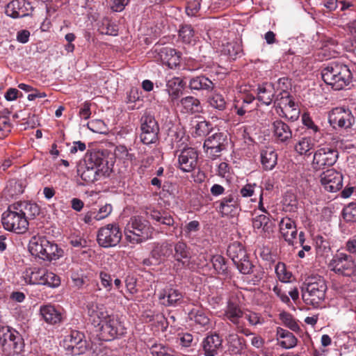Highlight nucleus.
Listing matches in <instances>:
<instances>
[{
	"mask_svg": "<svg viewBox=\"0 0 356 356\" xmlns=\"http://www.w3.org/2000/svg\"><path fill=\"white\" fill-rule=\"evenodd\" d=\"M153 257H157V259L169 257L172 255V247L170 244L163 243L160 246L156 247L152 252Z\"/></svg>",
	"mask_w": 356,
	"mask_h": 356,
	"instance_id": "nucleus-51",
	"label": "nucleus"
},
{
	"mask_svg": "<svg viewBox=\"0 0 356 356\" xmlns=\"http://www.w3.org/2000/svg\"><path fill=\"white\" fill-rule=\"evenodd\" d=\"M324 82L335 90H340L349 85L351 72L347 65L338 62L327 64L321 71Z\"/></svg>",
	"mask_w": 356,
	"mask_h": 356,
	"instance_id": "nucleus-1",
	"label": "nucleus"
},
{
	"mask_svg": "<svg viewBox=\"0 0 356 356\" xmlns=\"http://www.w3.org/2000/svg\"><path fill=\"white\" fill-rule=\"evenodd\" d=\"M189 88L195 90H212L213 83L204 76H198L192 78L189 81Z\"/></svg>",
	"mask_w": 356,
	"mask_h": 356,
	"instance_id": "nucleus-38",
	"label": "nucleus"
},
{
	"mask_svg": "<svg viewBox=\"0 0 356 356\" xmlns=\"http://www.w3.org/2000/svg\"><path fill=\"white\" fill-rule=\"evenodd\" d=\"M40 312L44 321L48 324L56 325L62 322L63 314L60 310L53 305L40 307Z\"/></svg>",
	"mask_w": 356,
	"mask_h": 356,
	"instance_id": "nucleus-25",
	"label": "nucleus"
},
{
	"mask_svg": "<svg viewBox=\"0 0 356 356\" xmlns=\"http://www.w3.org/2000/svg\"><path fill=\"white\" fill-rule=\"evenodd\" d=\"M315 143L309 136L300 138L294 144V151L300 156H309L314 148Z\"/></svg>",
	"mask_w": 356,
	"mask_h": 356,
	"instance_id": "nucleus-31",
	"label": "nucleus"
},
{
	"mask_svg": "<svg viewBox=\"0 0 356 356\" xmlns=\"http://www.w3.org/2000/svg\"><path fill=\"white\" fill-rule=\"evenodd\" d=\"M188 318L204 330L210 327V319L207 312L200 308H194L188 313Z\"/></svg>",
	"mask_w": 356,
	"mask_h": 356,
	"instance_id": "nucleus-32",
	"label": "nucleus"
},
{
	"mask_svg": "<svg viewBox=\"0 0 356 356\" xmlns=\"http://www.w3.org/2000/svg\"><path fill=\"white\" fill-rule=\"evenodd\" d=\"M280 232L284 240L289 244L293 245L296 238L298 230L295 221L288 217L282 218L279 223Z\"/></svg>",
	"mask_w": 356,
	"mask_h": 356,
	"instance_id": "nucleus-22",
	"label": "nucleus"
},
{
	"mask_svg": "<svg viewBox=\"0 0 356 356\" xmlns=\"http://www.w3.org/2000/svg\"><path fill=\"white\" fill-rule=\"evenodd\" d=\"M6 188L11 195H17L24 192L22 185L15 180L10 181Z\"/></svg>",
	"mask_w": 356,
	"mask_h": 356,
	"instance_id": "nucleus-63",
	"label": "nucleus"
},
{
	"mask_svg": "<svg viewBox=\"0 0 356 356\" xmlns=\"http://www.w3.org/2000/svg\"><path fill=\"white\" fill-rule=\"evenodd\" d=\"M122 238V232L118 224H108L100 228L97 234V242L104 248L117 245Z\"/></svg>",
	"mask_w": 356,
	"mask_h": 356,
	"instance_id": "nucleus-11",
	"label": "nucleus"
},
{
	"mask_svg": "<svg viewBox=\"0 0 356 356\" xmlns=\"http://www.w3.org/2000/svg\"><path fill=\"white\" fill-rule=\"evenodd\" d=\"M24 278L30 284H42L50 287H57L60 280L58 275L45 268H33L24 273Z\"/></svg>",
	"mask_w": 356,
	"mask_h": 356,
	"instance_id": "nucleus-7",
	"label": "nucleus"
},
{
	"mask_svg": "<svg viewBox=\"0 0 356 356\" xmlns=\"http://www.w3.org/2000/svg\"><path fill=\"white\" fill-rule=\"evenodd\" d=\"M47 245V239L44 236H34L29 243V250L31 254L42 259L44 248Z\"/></svg>",
	"mask_w": 356,
	"mask_h": 356,
	"instance_id": "nucleus-35",
	"label": "nucleus"
},
{
	"mask_svg": "<svg viewBox=\"0 0 356 356\" xmlns=\"http://www.w3.org/2000/svg\"><path fill=\"white\" fill-rule=\"evenodd\" d=\"M184 296L177 289L166 286L159 293L160 302L166 307H175L183 300Z\"/></svg>",
	"mask_w": 356,
	"mask_h": 356,
	"instance_id": "nucleus-20",
	"label": "nucleus"
},
{
	"mask_svg": "<svg viewBox=\"0 0 356 356\" xmlns=\"http://www.w3.org/2000/svg\"><path fill=\"white\" fill-rule=\"evenodd\" d=\"M260 189H262L260 186L256 184H247L241 189V194L244 197H249L253 195L256 191L260 192Z\"/></svg>",
	"mask_w": 356,
	"mask_h": 356,
	"instance_id": "nucleus-61",
	"label": "nucleus"
},
{
	"mask_svg": "<svg viewBox=\"0 0 356 356\" xmlns=\"http://www.w3.org/2000/svg\"><path fill=\"white\" fill-rule=\"evenodd\" d=\"M302 289V298L304 302L314 308L321 307L325 298L327 284L321 277L308 279Z\"/></svg>",
	"mask_w": 356,
	"mask_h": 356,
	"instance_id": "nucleus-4",
	"label": "nucleus"
},
{
	"mask_svg": "<svg viewBox=\"0 0 356 356\" xmlns=\"http://www.w3.org/2000/svg\"><path fill=\"white\" fill-rule=\"evenodd\" d=\"M99 280L102 286L106 291L110 292L113 287V279L111 275L106 272L101 271L99 273Z\"/></svg>",
	"mask_w": 356,
	"mask_h": 356,
	"instance_id": "nucleus-59",
	"label": "nucleus"
},
{
	"mask_svg": "<svg viewBox=\"0 0 356 356\" xmlns=\"http://www.w3.org/2000/svg\"><path fill=\"white\" fill-rule=\"evenodd\" d=\"M222 52L234 60L242 54V47L238 42H227L223 44Z\"/></svg>",
	"mask_w": 356,
	"mask_h": 356,
	"instance_id": "nucleus-46",
	"label": "nucleus"
},
{
	"mask_svg": "<svg viewBox=\"0 0 356 356\" xmlns=\"http://www.w3.org/2000/svg\"><path fill=\"white\" fill-rule=\"evenodd\" d=\"M275 90L271 83H265L257 88V99L265 105H270L274 99Z\"/></svg>",
	"mask_w": 356,
	"mask_h": 356,
	"instance_id": "nucleus-30",
	"label": "nucleus"
},
{
	"mask_svg": "<svg viewBox=\"0 0 356 356\" xmlns=\"http://www.w3.org/2000/svg\"><path fill=\"white\" fill-rule=\"evenodd\" d=\"M328 121L334 129L337 127L348 129L353 124L354 117L350 110L337 107L330 112Z\"/></svg>",
	"mask_w": 356,
	"mask_h": 356,
	"instance_id": "nucleus-13",
	"label": "nucleus"
},
{
	"mask_svg": "<svg viewBox=\"0 0 356 356\" xmlns=\"http://www.w3.org/2000/svg\"><path fill=\"white\" fill-rule=\"evenodd\" d=\"M83 334L78 331H72L64 340V346L65 349L72 355H79L82 353L81 348L85 342L83 340Z\"/></svg>",
	"mask_w": 356,
	"mask_h": 356,
	"instance_id": "nucleus-23",
	"label": "nucleus"
},
{
	"mask_svg": "<svg viewBox=\"0 0 356 356\" xmlns=\"http://www.w3.org/2000/svg\"><path fill=\"white\" fill-rule=\"evenodd\" d=\"M180 105L181 111L185 113H199L202 109L199 99L192 96L182 98L180 101Z\"/></svg>",
	"mask_w": 356,
	"mask_h": 356,
	"instance_id": "nucleus-37",
	"label": "nucleus"
},
{
	"mask_svg": "<svg viewBox=\"0 0 356 356\" xmlns=\"http://www.w3.org/2000/svg\"><path fill=\"white\" fill-rule=\"evenodd\" d=\"M211 262L214 270L218 274H225L227 270V265L225 259L221 255H214L211 258Z\"/></svg>",
	"mask_w": 356,
	"mask_h": 356,
	"instance_id": "nucleus-53",
	"label": "nucleus"
},
{
	"mask_svg": "<svg viewBox=\"0 0 356 356\" xmlns=\"http://www.w3.org/2000/svg\"><path fill=\"white\" fill-rule=\"evenodd\" d=\"M179 37L183 42L186 44L195 43L197 39V36L195 33V31L191 25H183L179 31Z\"/></svg>",
	"mask_w": 356,
	"mask_h": 356,
	"instance_id": "nucleus-45",
	"label": "nucleus"
},
{
	"mask_svg": "<svg viewBox=\"0 0 356 356\" xmlns=\"http://www.w3.org/2000/svg\"><path fill=\"white\" fill-rule=\"evenodd\" d=\"M329 269L339 276L356 277V261L350 254L337 251L328 263Z\"/></svg>",
	"mask_w": 356,
	"mask_h": 356,
	"instance_id": "nucleus-5",
	"label": "nucleus"
},
{
	"mask_svg": "<svg viewBox=\"0 0 356 356\" xmlns=\"http://www.w3.org/2000/svg\"><path fill=\"white\" fill-rule=\"evenodd\" d=\"M277 113L280 116L286 118L291 121H296L300 116V109L295 102H293V105L292 104H290L281 111H277Z\"/></svg>",
	"mask_w": 356,
	"mask_h": 356,
	"instance_id": "nucleus-47",
	"label": "nucleus"
},
{
	"mask_svg": "<svg viewBox=\"0 0 356 356\" xmlns=\"http://www.w3.org/2000/svg\"><path fill=\"white\" fill-rule=\"evenodd\" d=\"M31 4L26 0H13L6 8V14L13 18L28 16L32 11Z\"/></svg>",
	"mask_w": 356,
	"mask_h": 356,
	"instance_id": "nucleus-19",
	"label": "nucleus"
},
{
	"mask_svg": "<svg viewBox=\"0 0 356 356\" xmlns=\"http://www.w3.org/2000/svg\"><path fill=\"white\" fill-rule=\"evenodd\" d=\"M222 341L218 334L207 336L201 343L204 356H216L222 349Z\"/></svg>",
	"mask_w": 356,
	"mask_h": 356,
	"instance_id": "nucleus-21",
	"label": "nucleus"
},
{
	"mask_svg": "<svg viewBox=\"0 0 356 356\" xmlns=\"http://www.w3.org/2000/svg\"><path fill=\"white\" fill-rule=\"evenodd\" d=\"M197 152L194 148H184L178 155L179 168L186 172L193 171L197 166Z\"/></svg>",
	"mask_w": 356,
	"mask_h": 356,
	"instance_id": "nucleus-17",
	"label": "nucleus"
},
{
	"mask_svg": "<svg viewBox=\"0 0 356 356\" xmlns=\"http://www.w3.org/2000/svg\"><path fill=\"white\" fill-rule=\"evenodd\" d=\"M150 353L153 356H173L168 349L161 343H155L150 348Z\"/></svg>",
	"mask_w": 356,
	"mask_h": 356,
	"instance_id": "nucleus-58",
	"label": "nucleus"
},
{
	"mask_svg": "<svg viewBox=\"0 0 356 356\" xmlns=\"http://www.w3.org/2000/svg\"><path fill=\"white\" fill-rule=\"evenodd\" d=\"M273 291L283 303H285L286 305H289L291 303V300L288 296L286 291L283 290L281 286H279L278 284L275 285L273 288Z\"/></svg>",
	"mask_w": 356,
	"mask_h": 356,
	"instance_id": "nucleus-64",
	"label": "nucleus"
},
{
	"mask_svg": "<svg viewBox=\"0 0 356 356\" xmlns=\"http://www.w3.org/2000/svg\"><path fill=\"white\" fill-rule=\"evenodd\" d=\"M277 153L274 150L266 149L261 151V162L266 170H272L277 164Z\"/></svg>",
	"mask_w": 356,
	"mask_h": 356,
	"instance_id": "nucleus-39",
	"label": "nucleus"
},
{
	"mask_svg": "<svg viewBox=\"0 0 356 356\" xmlns=\"http://www.w3.org/2000/svg\"><path fill=\"white\" fill-rule=\"evenodd\" d=\"M140 140L145 145L155 143L159 131L157 122L151 115H143L141 118Z\"/></svg>",
	"mask_w": 356,
	"mask_h": 356,
	"instance_id": "nucleus-12",
	"label": "nucleus"
},
{
	"mask_svg": "<svg viewBox=\"0 0 356 356\" xmlns=\"http://www.w3.org/2000/svg\"><path fill=\"white\" fill-rule=\"evenodd\" d=\"M280 319L282 323L293 332H298L300 326L291 314L286 312H282L280 314Z\"/></svg>",
	"mask_w": 356,
	"mask_h": 356,
	"instance_id": "nucleus-52",
	"label": "nucleus"
},
{
	"mask_svg": "<svg viewBox=\"0 0 356 356\" xmlns=\"http://www.w3.org/2000/svg\"><path fill=\"white\" fill-rule=\"evenodd\" d=\"M227 254L234 263L241 261L247 256V253L243 246L237 242L233 243L227 248Z\"/></svg>",
	"mask_w": 356,
	"mask_h": 356,
	"instance_id": "nucleus-41",
	"label": "nucleus"
},
{
	"mask_svg": "<svg viewBox=\"0 0 356 356\" xmlns=\"http://www.w3.org/2000/svg\"><path fill=\"white\" fill-rule=\"evenodd\" d=\"M252 227L257 233L262 234L265 236L273 233L274 229L273 222L264 214L259 215L253 218Z\"/></svg>",
	"mask_w": 356,
	"mask_h": 356,
	"instance_id": "nucleus-27",
	"label": "nucleus"
},
{
	"mask_svg": "<svg viewBox=\"0 0 356 356\" xmlns=\"http://www.w3.org/2000/svg\"><path fill=\"white\" fill-rule=\"evenodd\" d=\"M218 209L222 216L234 215L237 211L236 200L231 195L227 196L220 201Z\"/></svg>",
	"mask_w": 356,
	"mask_h": 356,
	"instance_id": "nucleus-36",
	"label": "nucleus"
},
{
	"mask_svg": "<svg viewBox=\"0 0 356 356\" xmlns=\"http://www.w3.org/2000/svg\"><path fill=\"white\" fill-rule=\"evenodd\" d=\"M184 85L179 77H172L166 81L165 91L169 95L170 101L175 104L182 95Z\"/></svg>",
	"mask_w": 356,
	"mask_h": 356,
	"instance_id": "nucleus-24",
	"label": "nucleus"
},
{
	"mask_svg": "<svg viewBox=\"0 0 356 356\" xmlns=\"http://www.w3.org/2000/svg\"><path fill=\"white\" fill-rule=\"evenodd\" d=\"M111 165L99 154H93L86 161L85 165L79 170L81 179L87 184L92 183L101 177L109 175Z\"/></svg>",
	"mask_w": 356,
	"mask_h": 356,
	"instance_id": "nucleus-2",
	"label": "nucleus"
},
{
	"mask_svg": "<svg viewBox=\"0 0 356 356\" xmlns=\"http://www.w3.org/2000/svg\"><path fill=\"white\" fill-rule=\"evenodd\" d=\"M148 217L157 222L158 224L165 225L167 226H172L174 225V219L172 217L166 213H161L157 210H151L149 212H147Z\"/></svg>",
	"mask_w": 356,
	"mask_h": 356,
	"instance_id": "nucleus-43",
	"label": "nucleus"
},
{
	"mask_svg": "<svg viewBox=\"0 0 356 356\" xmlns=\"http://www.w3.org/2000/svg\"><path fill=\"white\" fill-rule=\"evenodd\" d=\"M0 343L3 352L7 355L20 352L24 344L20 334L9 327L0 328Z\"/></svg>",
	"mask_w": 356,
	"mask_h": 356,
	"instance_id": "nucleus-8",
	"label": "nucleus"
},
{
	"mask_svg": "<svg viewBox=\"0 0 356 356\" xmlns=\"http://www.w3.org/2000/svg\"><path fill=\"white\" fill-rule=\"evenodd\" d=\"M63 254V250L59 248L57 244L47 239V245H44L41 259L44 261L56 260L61 257Z\"/></svg>",
	"mask_w": 356,
	"mask_h": 356,
	"instance_id": "nucleus-34",
	"label": "nucleus"
},
{
	"mask_svg": "<svg viewBox=\"0 0 356 356\" xmlns=\"http://www.w3.org/2000/svg\"><path fill=\"white\" fill-rule=\"evenodd\" d=\"M293 98L286 90L281 92L275 99V103L277 104V110L280 111L290 104H293Z\"/></svg>",
	"mask_w": 356,
	"mask_h": 356,
	"instance_id": "nucleus-48",
	"label": "nucleus"
},
{
	"mask_svg": "<svg viewBox=\"0 0 356 356\" xmlns=\"http://www.w3.org/2000/svg\"><path fill=\"white\" fill-rule=\"evenodd\" d=\"M114 153L116 157L122 159L131 161L134 157L133 154L129 152L128 149L123 145L116 147Z\"/></svg>",
	"mask_w": 356,
	"mask_h": 356,
	"instance_id": "nucleus-62",
	"label": "nucleus"
},
{
	"mask_svg": "<svg viewBox=\"0 0 356 356\" xmlns=\"http://www.w3.org/2000/svg\"><path fill=\"white\" fill-rule=\"evenodd\" d=\"M155 58L170 68L177 67L180 63L181 54L168 47H157L154 49Z\"/></svg>",
	"mask_w": 356,
	"mask_h": 356,
	"instance_id": "nucleus-16",
	"label": "nucleus"
},
{
	"mask_svg": "<svg viewBox=\"0 0 356 356\" xmlns=\"http://www.w3.org/2000/svg\"><path fill=\"white\" fill-rule=\"evenodd\" d=\"M226 136L221 132H217L209 136L204 143V149L209 158L216 159L225 149Z\"/></svg>",
	"mask_w": 356,
	"mask_h": 356,
	"instance_id": "nucleus-14",
	"label": "nucleus"
},
{
	"mask_svg": "<svg viewBox=\"0 0 356 356\" xmlns=\"http://www.w3.org/2000/svg\"><path fill=\"white\" fill-rule=\"evenodd\" d=\"M229 349L234 353H241L245 348V341L237 334L230 333L226 338Z\"/></svg>",
	"mask_w": 356,
	"mask_h": 356,
	"instance_id": "nucleus-40",
	"label": "nucleus"
},
{
	"mask_svg": "<svg viewBox=\"0 0 356 356\" xmlns=\"http://www.w3.org/2000/svg\"><path fill=\"white\" fill-rule=\"evenodd\" d=\"M17 209L14 204L10 205L1 215V223L7 231L24 234L29 228V222Z\"/></svg>",
	"mask_w": 356,
	"mask_h": 356,
	"instance_id": "nucleus-6",
	"label": "nucleus"
},
{
	"mask_svg": "<svg viewBox=\"0 0 356 356\" xmlns=\"http://www.w3.org/2000/svg\"><path fill=\"white\" fill-rule=\"evenodd\" d=\"M275 273L279 280L282 282L287 283L291 281L292 273L286 268L284 263H277L275 266Z\"/></svg>",
	"mask_w": 356,
	"mask_h": 356,
	"instance_id": "nucleus-50",
	"label": "nucleus"
},
{
	"mask_svg": "<svg viewBox=\"0 0 356 356\" xmlns=\"http://www.w3.org/2000/svg\"><path fill=\"white\" fill-rule=\"evenodd\" d=\"M14 204L28 222L40 213V208L36 203L24 201L14 203Z\"/></svg>",
	"mask_w": 356,
	"mask_h": 356,
	"instance_id": "nucleus-29",
	"label": "nucleus"
},
{
	"mask_svg": "<svg viewBox=\"0 0 356 356\" xmlns=\"http://www.w3.org/2000/svg\"><path fill=\"white\" fill-rule=\"evenodd\" d=\"M154 228L149 222L140 216L130 218L124 228V236L131 244L142 243L152 237Z\"/></svg>",
	"mask_w": 356,
	"mask_h": 356,
	"instance_id": "nucleus-3",
	"label": "nucleus"
},
{
	"mask_svg": "<svg viewBox=\"0 0 356 356\" xmlns=\"http://www.w3.org/2000/svg\"><path fill=\"white\" fill-rule=\"evenodd\" d=\"M174 250L175 253H172V255L177 261L182 262L183 264L188 261L191 254L185 243L182 241L177 242L175 245Z\"/></svg>",
	"mask_w": 356,
	"mask_h": 356,
	"instance_id": "nucleus-42",
	"label": "nucleus"
},
{
	"mask_svg": "<svg viewBox=\"0 0 356 356\" xmlns=\"http://www.w3.org/2000/svg\"><path fill=\"white\" fill-rule=\"evenodd\" d=\"M99 326V337L104 341H111L124 335L126 328L115 315H110Z\"/></svg>",
	"mask_w": 356,
	"mask_h": 356,
	"instance_id": "nucleus-9",
	"label": "nucleus"
},
{
	"mask_svg": "<svg viewBox=\"0 0 356 356\" xmlns=\"http://www.w3.org/2000/svg\"><path fill=\"white\" fill-rule=\"evenodd\" d=\"M343 216L348 222H356V202L349 203L343 209Z\"/></svg>",
	"mask_w": 356,
	"mask_h": 356,
	"instance_id": "nucleus-54",
	"label": "nucleus"
},
{
	"mask_svg": "<svg viewBox=\"0 0 356 356\" xmlns=\"http://www.w3.org/2000/svg\"><path fill=\"white\" fill-rule=\"evenodd\" d=\"M338 156L337 150L330 146L318 147L314 152L312 167L314 170H320L332 166L337 162Z\"/></svg>",
	"mask_w": 356,
	"mask_h": 356,
	"instance_id": "nucleus-10",
	"label": "nucleus"
},
{
	"mask_svg": "<svg viewBox=\"0 0 356 356\" xmlns=\"http://www.w3.org/2000/svg\"><path fill=\"white\" fill-rule=\"evenodd\" d=\"M277 344L285 349H290L297 345V338L289 331L282 327H277L276 330Z\"/></svg>",
	"mask_w": 356,
	"mask_h": 356,
	"instance_id": "nucleus-28",
	"label": "nucleus"
},
{
	"mask_svg": "<svg viewBox=\"0 0 356 356\" xmlns=\"http://www.w3.org/2000/svg\"><path fill=\"white\" fill-rule=\"evenodd\" d=\"M275 138L280 143H286L292 138V131L289 126L282 120H275L272 124Z\"/></svg>",
	"mask_w": 356,
	"mask_h": 356,
	"instance_id": "nucleus-26",
	"label": "nucleus"
},
{
	"mask_svg": "<svg viewBox=\"0 0 356 356\" xmlns=\"http://www.w3.org/2000/svg\"><path fill=\"white\" fill-rule=\"evenodd\" d=\"M247 320L250 325L256 326L264 323V319L257 313L252 312H245L243 321Z\"/></svg>",
	"mask_w": 356,
	"mask_h": 356,
	"instance_id": "nucleus-56",
	"label": "nucleus"
},
{
	"mask_svg": "<svg viewBox=\"0 0 356 356\" xmlns=\"http://www.w3.org/2000/svg\"><path fill=\"white\" fill-rule=\"evenodd\" d=\"M208 103L210 106L219 111H223L226 108V102L225 98L220 93H213L208 98Z\"/></svg>",
	"mask_w": 356,
	"mask_h": 356,
	"instance_id": "nucleus-49",
	"label": "nucleus"
},
{
	"mask_svg": "<svg viewBox=\"0 0 356 356\" xmlns=\"http://www.w3.org/2000/svg\"><path fill=\"white\" fill-rule=\"evenodd\" d=\"M236 266L238 270L244 274L247 275L252 272V265L250 260L248 258V256H245L244 259H242L241 261L234 263Z\"/></svg>",
	"mask_w": 356,
	"mask_h": 356,
	"instance_id": "nucleus-57",
	"label": "nucleus"
},
{
	"mask_svg": "<svg viewBox=\"0 0 356 356\" xmlns=\"http://www.w3.org/2000/svg\"><path fill=\"white\" fill-rule=\"evenodd\" d=\"M12 129L10 119L6 116L0 117V139L8 136Z\"/></svg>",
	"mask_w": 356,
	"mask_h": 356,
	"instance_id": "nucleus-55",
	"label": "nucleus"
},
{
	"mask_svg": "<svg viewBox=\"0 0 356 356\" xmlns=\"http://www.w3.org/2000/svg\"><path fill=\"white\" fill-rule=\"evenodd\" d=\"M148 217L157 222L158 224L165 225L167 226H172L174 225V219L172 217L166 213H161L157 210H151L149 212H147Z\"/></svg>",
	"mask_w": 356,
	"mask_h": 356,
	"instance_id": "nucleus-44",
	"label": "nucleus"
},
{
	"mask_svg": "<svg viewBox=\"0 0 356 356\" xmlns=\"http://www.w3.org/2000/svg\"><path fill=\"white\" fill-rule=\"evenodd\" d=\"M302 122L303 124L311 131L312 134L320 132L318 127L314 122L309 114L304 113L302 115Z\"/></svg>",
	"mask_w": 356,
	"mask_h": 356,
	"instance_id": "nucleus-60",
	"label": "nucleus"
},
{
	"mask_svg": "<svg viewBox=\"0 0 356 356\" xmlns=\"http://www.w3.org/2000/svg\"><path fill=\"white\" fill-rule=\"evenodd\" d=\"M320 181L325 191L335 193L343 186V176L335 170L329 169L321 175Z\"/></svg>",
	"mask_w": 356,
	"mask_h": 356,
	"instance_id": "nucleus-15",
	"label": "nucleus"
},
{
	"mask_svg": "<svg viewBox=\"0 0 356 356\" xmlns=\"http://www.w3.org/2000/svg\"><path fill=\"white\" fill-rule=\"evenodd\" d=\"M224 315L226 319L231 321L236 327L243 322L244 312L233 303H229L227 305Z\"/></svg>",
	"mask_w": 356,
	"mask_h": 356,
	"instance_id": "nucleus-33",
	"label": "nucleus"
},
{
	"mask_svg": "<svg viewBox=\"0 0 356 356\" xmlns=\"http://www.w3.org/2000/svg\"><path fill=\"white\" fill-rule=\"evenodd\" d=\"M87 313L95 326L100 325L110 316L104 304L97 301H89L86 305Z\"/></svg>",
	"mask_w": 356,
	"mask_h": 356,
	"instance_id": "nucleus-18",
	"label": "nucleus"
}]
</instances>
